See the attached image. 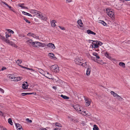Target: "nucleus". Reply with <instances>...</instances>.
Here are the masks:
<instances>
[{"mask_svg":"<svg viewBox=\"0 0 130 130\" xmlns=\"http://www.w3.org/2000/svg\"><path fill=\"white\" fill-rule=\"evenodd\" d=\"M50 69L51 71L57 73L59 71V67L56 65L52 66Z\"/></svg>","mask_w":130,"mask_h":130,"instance_id":"f257e3e1","label":"nucleus"},{"mask_svg":"<svg viewBox=\"0 0 130 130\" xmlns=\"http://www.w3.org/2000/svg\"><path fill=\"white\" fill-rule=\"evenodd\" d=\"M0 39L3 41H5L6 43L10 44V45H12L13 43L11 41H10L9 40L7 39H6L4 36H3V35H0Z\"/></svg>","mask_w":130,"mask_h":130,"instance_id":"f03ea898","label":"nucleus"},{"mask_svg":"<svg viewBox=\"0 0 130 130\" xmlns=\"http://www.w3.org/2000/svg\"><path fill=\"white\" fill-rule=\"evenodd\" d=\"M107 13L108 16L111 18L113 17L114 16V13L113 11L111 10H107Z\"/></svg>","mask_w":130,"mask_h":130,"instance_id":"7ed1b4c3","label":"nucleus"},{"mask_svg":"<svg viewBox=\"0 0 130 130\" xmlns=\"http://www.w3.org/2000/svg\"><path fill=\"white\" fill-rule=\"evenodd\" d=\"M39 13H39L38 15L37 16V17L42 20L45 21L46 20L47 18L43 16L42 14L40 12H39Z\"/></svg>","mask_w":130,"mask_h":130,"instance_id":"20e7f679","label":"nucleus"},{"mask_svg":"<svg viewBox=\"0 0 130 130\" xmlns=\"http://www.w3.org/2000/svg\"><path fill=\"white\" fill-rule=\"evenodd\" d=\"M34 42L31 39L29 40L26 41V43L29 45L33 46Z\"/></svg>","mask_w":130,"mask_h":130,"instance_id":"39448f33","label":"nucleus"},{"mask_svg":"<svg viewBox=\"0 0 130 130\" xmlns=\"http://www.w3.org/2000/svg\"><path fill=\"white\" fill-rule=\"evenodd\" d=\"M30 13L34 14V15L38 16L39 12L35 10H30Z\"/></svg>","mask_w":130,"mask_h":130,"instance_id":"423d86ee","label":"nucleus"},{"mask_svg":"<svg viewBox=\"0 0 130 130\" xmlns=\"http://www.w3.org/2000/svg\"><path fill=\"white\" fill-rule=\"evenodd\" d=\"M28 86L27 82H24L23 83L22 87L24 89H26L28 88Z\"/></svg>","mask_w":130,"mask_h":130,"instance_id":"0eeeda50","label":"nucleus"},{"mask_svg":"<svg viewBox=\"0 0 130 130\" xmlns=\"http://www.w3.org/2000/svg\"><path fill=\"white\" fill-rule=\"evenodd\" d=\"M74 61L75 63L78 64L80 65V64L82 63L81 60L78 58H77L75 59Z\"/></svg>","mask_w":130,"mask_h":130,"instance_id":"6e6552de","label":"nucleus"},{"mask_svg":"<svg viewBox=\"0 0 130 130\" xmlns=\"http://www.w3.org/2000/svg\"><path fill=\"white\" fill-rule=\"evenodd\" d=\"M40 44L41 43L37 41H35L34 42L33 46L35 47H40Z\"/></svg>","mask_w":130,"mask_h":130,"instance_id":"1a4fd4ad","label":"nucleus"},{"mask_svg":"<svg viewBox=\"0 0 130 130\" xmlns=\"http://www.w3.org/2000/svg\"><path fill=\"white\" fill-rule=\"evenodd\" d=\"M2 3H3L6 6H7L8 7H9V8L11 10L13 11L14 12V9L11 6H9L6 3V2H2Z\"/></svg>","mask_w":130,"mask_h":130,"instance_id":"9d476101","label":"nucleus"},{"mask_svg":"<svg viewBox=\"0 0 130 130\" xmlns=\"http://www.w3.org/2000/svg\"><path fill=\"white\" fill-rule=\"evenodd\" d=\"M47 46L49 47L51 49H54L55 47L54 44L52 43H50L47 44Z\"/></svg>","mask_w":130,"mask_h":130,"instance_id":"9b49d317","label":"nucleus"},{"mask_svg":"<svg viewBox=\"0 0 130 130\" xmlns=\"http://www.w3.org/2000/svg\"><path fill=\"white\" fill-rule=\"evenodd\" d=\"M22 77H15L14 78V81H18L21 80L22 79Z\"/></svg>","mask_w":130,"mask_h":130,"instance_id":"f8f14e48","label":"nucleus"},{"mask_svg":"<svg viewBox=\"0 0 130 130\" xmlns=\"http://www.w3.org/2000/svg\"><path fill=\"white\" fill-rule=\"evenodd\" d=\"M99 23H101L103 24V25L107 26V24L104 21L102 20H99Z\"/></svg>","mask_w":130,"mask_h":130,"instance_id":"ddd939ff","label":"nucleus"},{"mask_svg":"<svg viewBox=\"0 0 130 130\" xmlns=\"http://www.w3.org/2000/svg\"><path fill=\"white\" fill-rule=\"evenodd\" d=\"M90 67H89L87 68L86 71V74L87 76H88L90 75Z\"/></svg>","mask_w":130,"mask_h":130,"instance_id":"4468645a","label":"nucleus"},{"mask_svg":"<svg viewBox=\"0 0 130 130\" xmlns=\"http://www.w3.org/2000/svg\"><path fill=\"white\" fill-rule=\"evenodd\" d=\"M77 23L79 25L80 27H82L83 26V24L81 20L80 19L78 20L77 21Z\"/></svg>","mask_w":130,"mask_h":130,"instance_id":"2eb2a0df","label":"nucleus"},{"mask_svg":"<svg viewBox=\"0 0 130 130\" xmlns=\"http://www.w3.org/2000/svg\"><path fill=\"white\" fill-rule=\"evenodd\" d=\"M87 32L88 34H92L94 35H95L96 34L95 33L90 30H87Z\"/></svg>","mask_w":130,"mask_h":130,"instance_id":"dca6fc26","label":"nucleus"},{"mask_svg":"<svg viewBox=\"0 0 130 130\" xmlns=\"http://www.w3.org/2000/svg\"><path fill=\"white\" fill-rule=\"evenodd\" d=\"M14 77L11 74H9L8 75V77L11 80L14 81Z\"/></svg>","mask_w":130,"mask_h":130,"instance_id":"f3484780","label":"nucleus"},{"mask_svg":"<svg viewBox=\"0 0 130 130\" xmlns=\"http://www.w3.org/2000/svg\"><path fill=\"white\" fill-rule=\"evenodd\" d=\"M110 93L111 94L113 95V96L114 97H116V96L117 97L118 96V95L117 93H115L113 91H111Z\"/></svg>","mask_w":130,"mask_h":130,"instance_id":"a211bd4d","label":"nucleus"},{"mask_svg":"<svg viewBox=\"0 0 130 130\" xmlns=\"http://www.w3.org/2000/svg\"><path fill=\"white\" fill-rule=\"evenodd\" d=\"M22 13L23 14L25 15H27L28 16L32 17V15L31 14L25 12L24 11H23Z\"/></svg>","mask_w":130,"mask_h":130,"instance_id":"6ab92c4d","label":"nucleus"},{"mask_svg":"<svg viewBox=\"0 0 130 130\" xmlns=\"http://www.w3.org/2000/svg\"><path fill=\"white\" fill-rule=\"evenodd\" d=\"M55 22L54 21H52L51 22V25L52 27H55L56 26V25L55 24Z\"/></svg>","mask_w":130,"mask_h":130,"instance_id":"aec40b11","label":"nucleus"},{"mask_svg":"<svg viewBox=\"0 0 130 130\" xmlns=\"http://www.w3.org/2000/svg\"><path fill=\"white\" fill-rule=\"evenodd\" d=\"M16 127H17V129H18L19 128H22V127L21 126L20 124L18 123H15V124Z\"/></svg>","mask_w":130,"mask_h":130,"instance_id":"412c9836","label":"nucleus"},{"mask_svg":"<svg viewBox=\"0 0 130 130\" xmlns=\"http://www.w3.org/2000/svg\"><path fill=\"white\" fill-rule=\"evenodd\" d=\"M91 101V100H88L85 102L86 103V105L88 106L90 104V101Z\"/></svg>","mask_w":130,"mask_h":130,"instance_id":"4be33fe9","label":"nucleus"},{"mask_svg":"<svg viewBox=\"0 0 130 130\" xmlns=\"http://www.w3.org/2000/svg\"><path fill=\"white\" fill-rule=\"evenodd\" d=\"M94 42H95L96 43V44H97L98 45H101L102 44V43L100 41H94Z\"/></svg>","mask_w":130,"mask_h":130,"instance_id":"5701e85b","label":"nucleus"},{"mask_svg":"<svg viewBox=\"0 0 130 130\" xmlns=\"http://www.w3.org/2000/svg\"><path fill=\"white\" fill-rule=\"evenodd\" d=\"M105 56L107 58H108L109 59H111V57L110 56L109 54L107 53L106 52L105 54Z\"/></svg>","mask_w":130,"mask_h":130,"instance_id":"b1692460","label":"nucleus"},{"mask_svg":"<svg viewBox=\"0 0 130 130\" xmlns=\"http://www.w3.org/2000/svg\"><path fill=\"white\" fill-rule=\"evenodd\" d=\"M93 55L96 56V58L99 59L100 58V57L98 55V54H97L96 53H93Z\"/></svg>","mask_w":130,"mask_h":130,"instance_id":"393cba45","label":"nucleus"},{"mask_svg":"<svg viewBox=\"0 0 130 130\" xmlns=\"http://www.w3.org/2000/svg\"><path fill=\"white\" fill-rule=\"evenodd\" d=\"M99 128L96 125H94L93 126V130H98Z\"/></svg>","mask_w":130,"mask_h":130,"instance_id":"a878e982","label":"nucleus"},{"mask_svg":"<svg viewBox=\"0 0 130 130\" xmlns=\"http://www.w3.org/2000/svg\"><path fill=\"white\" fill-rule=\"evenodd\" d=\"M119 65L121 66H122L123 68H125V64L122 62H120L119 63Z\"/></svg>","mask_w":130,"mask_h":130,"instance_id":"bb28decb","label":"nucleus"},{"mask_svg":"<svg viewBox=\"0 0 130 130\" xmlns=\"http://www.w3.org/2000/svg\"><path fill=\"white\" fill-rule=\"evenodd\" d=\"M118 99L120 101H122L123 100V99L122 98L121 96L118 95V97H117Z\"/></svg>","mask_w":130,"mask_h":130,"instance_id":"cd10ccee","label":"nucleus"},{"mask_svg":"<svg viewBox=\"0 0 130 130\" xmlns=\"http://www.w3.org/2000/svg\"><path fill=\"white\" fill-rule=\"evenodd\" d=\"M79 106L78 105H75L73 106L74 108L76 110H77V108H79Z\"/></svg>","mask_w":130,"mask_h":130,"instance_id":"c85d7f7f","label":"nucleus"},{"mask_svg":"<svg viewBox=\"0 0 130 130\" xmlns=\"http://www.w3.org/2000/svg\"><path fill=\"white\" fill-rule=\"evenodd\" d=\"M72 116H68L67 117V118L69 119V120L70 121H74V120L72 118Z\"/></svg>","mask_w":130,"mask_h":130,"instance_id":"c756f323","label":"nucleus"},{"mask_svg":"<svg viewBox=\"0 0 130 130\" xmlns=\"http://www.w3.org/2000/svg\"><path fill=\"white\" fill-rule=\"evenodd\" d=\"M8 123L11 125H12L13 124V122L12 121L11 119V118H9L8 119Z\"/></svg>","mask_w":130,"mask_h":130,"instance_id":"7c9ffc66","label":"nucleus"},{"mask_svg":"<svg viewBox=\"0 0 130 130\" xmlns=\"http://www.w3.org/2000/svg\"><path fill=\"white\" fill-rule=\"evenodd\" d=\"M92 44L94 45V48H96L99 47L98 45L97 44H96V43H92Z\"/></svg>","mask_w":130,"mask_h":130,"instance_id":"2f4dec72","label":"nucleus"},{"mask_svg":"<svg viewBox=\"0 0 130 130\" xmlns=\"http://www.w3.org/2000/svg\"><path fill=\"white\" fill-rule=\"evenodd\" d=\"M55 125L57 126L58 127H61V125L59 123L56 122L55 123Z\"/></svg>","mask_w":130,"mask_h":130,"instance_id":"473e14b6","label":"nucleus"},{"mask_svg":"<svg viewBox=\"0 0 130 130\" xmlns=\"http://www.w3.org/2000/svg\"><path fill=\"white\" fill-rule=\"evenodd\" d=\"M17 63L19 64H21L22 62V61L21 60H18L16 61Z\"/></svg>","mask_w":130,"mask_h":130,"instance_id":"72a5a7b5","label":"nucleus"},{"mask_svg":"<svg viewBox=\"0 0 130 130\" xmlns=\"http://www.w3.org/2000/svg\"><path fill=\"white\" fill-rule=\"evenodd\" d=\"M31 36H32V37H33L34 38L36 39H37L38 38V36H36L35 34H32Z\"/></svg>","mask_w":130,"mask_h":130,"instance_id":"f704fd0d","label":"nucleus"},{"mask_svg":"<svg viewBox=\"0 0 130 130\" xmlns=\"http://www.w3.org/2000/svg\"><path fill=\"white\" fill-rule=\"evenodd\" d=\"M46 46V45L44 43H41L40 46V47H44Z\"/></svg>","mask_w":130,"mask_h":130,"instance_id":"c9c22d12","label":"nucleus"},{"mask_svg":"<svg viewBox=\"0 0 130 130\" xmlns=\"http://www.w3.org/2000/svg\"><path fill=\"white\" fill-rule=\"evenodd\" d=\"M37 68L38 69L39 72H40V73L41 74L42 73L43 70L42 69H39L38 68Z\"/></svg>","mask_w":130,"mask_h":130,"instance_id":"e433bc0d","label":"nucleus"},{"mask_svg":"<svg viewBox=\"0 0 130 130\" xmlns=\"http://www.w3.org/2000/svg\"><path fill=\"white\" fill-rule=\"evenodd\" d=\"M49 56L50 57L53 58L54 56V55L53 53H50L49 54Z\"/></svg>","mask_w":130,"mask_h":130,"instance_id":"4c0bfd02","label":"nucleus"},{"mask_svg":"<svg viewBox=\"0 0 130 130\" xmlns=\"http://www.w3.org/2000/svg\"><path fill=\"white\" fill-rule=\"evenodd\" d=\"M6 37L7 38L11 36V35L10 34H7L6 33Z\"/></svg>","mask_w":130,"mask_h":130,"instance_id":"58836bf2","label":"nucleus"},{"mask_svg":"<svg viewBox=\"0 0 130 130\" xmlns=\"http://www.w3.org/2000/svg\"><path fill=\"white\" fill-rule=\"evenodd\" d=\"M24 68L27 69L28 70H31L32 71H34V70L32 69L26 67H24Z\"/></svg>","mask_w":130,"mask_h":130,"instance_id":"ea45409f","label":"nucleus"},{"mask_svg":"<svg viewBox=\"0 0 130 130\" xmlns=\"http://www.w3.org/2000/svg\"><path fill=\"white\" fill-rule=\"evenodd\" d=\"M7 31L9 32H10L12 34H13L14 33V31L11 29H8Z\"/></svg>","mask_w":130,"mask_h":130,"instance_id":"a19ab883","label":"nucleus"},{"mask_svg":"<svg viewBox=\"0 0 130 130\" xmlns=\"http://www.w3.org/2000/svg\"><path fill=\"white\" fill-rule=\"evenodd\" d=\"M65 101L66 103H67L68 102H69V103H70L72 102V100L70 99L69 100H66Z\"/></svg>","mask_w":130,"mask_h":130,"instance_id":"79ce46f5","label":"nucleus"},{"mask_svg":"<svg viewBox=\"0 0 130 130\" xmlns=\"http://www.w3.org/2000/svg\"><path fill=\"white\" fill-rule=\"evenodd\" d=\"M19 6L21 7V8L23 9H27V7L24 6Z\"/></svg>","mask_w":130,"mask_h":130,"instance_id":"37998d69","label":"nucleus"},{"mask_svg":"<svg viewBox=\"0 0 130 130\" xmlns=\"http://www.w3.org/2000/svg\"><path fill=\"white\" fill-rule=\"evenodd\" d=\"M24 20L26 22L28 23H30V22L28 20H27V19H24Z\"/></svg>","mask_w":130,"mask_h":130,"instance_id":"c03bdc74","label":"nucleus"},{"mask_svg":"<svg viewBox=\"0 0 130 130\" xmlns=\"http://www.w3.org/2000/svg\"><path fill=\"white\" fill-rule=\"evenodd\" d=\"M27 94H36V93H27Z\"/></svg>","mask_w":130,"mask_h":130,"instance_id":"a18cd8bd","label":"nucleus"},{"mask_svg":"<svg viewBox=\"0 0 130 130\" xmlns=\"http://www.w3.org/2000/svg\"><path fill=\"white\" fill-rule=\"evenodd\" d=\"M0 91L3 93H4V91L3 89L1 88H0Z\"/></svg>","mask_w":130,"mask_h":130,"instance_id":"49530a36","label":"nucleus"},{"mask_svg":"<svg viewBox=\"0 0 130 130\" xmlns=\"http://www.w3.org/2000/svg\"><path fill=\"white\" fill-rule=\"evenodd\" d=\"M26 120L28 121V122H29V123H31L32 122V121L31 120H30L28 118L26 119Z\"/></svg>","mask_w":130,"mask_h":130,"instance_id":"de8ad7c7","label":"nucleus"},{"mask_svg":"<svg viewBox=\"0 0 130 130\" xmlns=\"http://www.w3.org/2000/svg\"><path fill=\"white\" fill-rule=\"evenodd\" d=\"M61 128H60L57 127L54 129V130H61Z\"/></svg>","mask_w":130,"mask_h":130,"instance_id":"09e8293b","label":"nucleus"},{"mask_svg":"<svg viewBox=\"0 0 130 130\" xmlns=\"http://www.w3.org/2000/svg\"><path fill=\"white\" fill-rule=\"evenodd\" d=\"M26 95H27V93H22V96H24Z\"/></svg>","mask_w":130,"mask_h":130,"instance_id":"8fccbe9b","label":"nucleus"},{"mask_svg":"<svg viewBox=\"0 0 130 130\" xmlns=\"http://www.w3.org/2000/svg\"><path fill=\"white\" fill-rule=\"evenodd\" d=\"M39 130H47V129L45 128H39Z\"/></svg>","mask_w":130,"mask_h":130,"instance_id":"3c124183","label":"nucleus"},{"mask_svg":"<svg viewBox=\"0 0 130 130\" xmlns=\"http://www.w3.org/2000/svg\"><path fill=\"white\" fill-rule=\"evenodd\" d=\"M84 99L85 100V101H86L88 100H90V99L89 98H86L85 97Z\"/></svg>","mask_w":130,"mask_h":130,"instance_id":"603ef678","label":"nucleus"},{"mask_svg":"<svg viewBox=\"0 0 130 130\" xmlns=\"http://www.w3.org/2000/svg\"><path fill=\"white\" fill-rule=\"evenodd\" d=\"M32 33L31 32H29L28 33V34H27V36H31Z\"/></svg>","mask_w":130,"mask_h":130,"instance_id":"864d4df0","label":"nucleus"},{"mask_svg":"<svg viewBox=\"0 0 130 130\" xmlns=\"http://www.w3.org/2000/svg\"><path fill=\"white\" fill-rule=\"evenodd\" d=\"M6 69V68L5 67H3L2 69H1V71H3V70H5Z\"/></svg>","mask_w":130,"mask_h":130,"instance_id":"5fc2aeb1","label":"nucleus"},{"mask_svg":"<svg viewBox=\"0 0 130 130\" xmlns=\"http://www.w3.org/2000/svg\"><path fill=\"white\" fill-rule=\"evenodd\" d=\"M60 96L62 97L63 98L65 99V95H63L62 94H61L60 95Z\"/></svg>","mask_w":130,"mask_h":130,"instance_id":"6e6d98bb","label":"nucleus"},{"mask_svg":"<svg viewBox=\"0 0 130 130\" xmlns=\"http://www.w3.org/2000/svg\"><path fill=\"white\" fill-rule=\"evenodd\" d=\"M59 27L62 30H64L65 29L63 27H62L60 26H59Z\"/></svg>","mask_w":130,"mask_h":130,"instance_id":"4d7b16f0","label":"nucleus"},{"mask_svg":"<svg viewBox=\"0 0 130 130\" xmlns=\"http://www.w3.org/2000/svg\"><path fill=\"white\" fill-rule=\"evenodd\" d=\"M72 1V0H66L67 2H70Z\"/></svg>","mask_w":130,"mask_h":130,"instance_id":"13d9d810","label":"nucleus"},{"mask_svg":"<svg viewBox=\"0 0 130 130\" xmlns=\"http://www.w3.org/2000/svg\"><path fill=\"white\" fill-rule=\"evenodd\" d=\"M89 42H91V41H92V42L93 43H94V42H95L94 41H95L94 40H89Z\"/></svg>","mask_w":130,"mask_h":130,"instance_id":"bf43d9fd","label":"nucleus"},{"mask_svg":"<svg viewBox=\"0 0 130 130\" xmlns=\"http://www.w3.org/2000/svg\"><path fill=\"white\" fill-rule=\"evenodd\" d=\"M95 57H91V59L92 60H94V61H95Z\"/></svg>","mask_w":130,"mask_h":130,"instance_id":"052dcab7","label":"nucleus"},{"mask_svg":"<svg viewBox=\"0 0 130 130\" xmlns=\"http://www.w3.org/2000/svg\"><path fill=\"white\" fill-rule=\"evenodd\" d=\"M70 98L69 97L66 96V99H70Z\"/></svg>","mask_w":130,"mask_h":130,"instance_id":"680f3d73","label":"nucleus"},{"mask_svg":"<svg viewBox=\"0 0 130 130\" xmlns=\"http://www.w3.org/2000/svg\"><path fill=\"white\" fill-rule=\"evenodd\" d=\"M3 115V112L1 110H0V115Z\"/></svg>","mask_w":130,"mask_h":130,"instance_id":"e2e57ef3","label":"nucleus"},{"mask_svg":"<svg viewBox=\"0 0 130 130\" xmlns=\"http://www.w3.org/2000/svg\"><path fill=\"white\" fill-rule=\"evenodd\" d=\"M24 5V4L23 3L22 4H19V6H23Z\"/></svg>","mask_w":130,"mask_h":130,"instance_id":"0e129e2a","label":"nucleus"},{"mask_svg":"<svg viewBox=\"0 0 130 130\" xmlns=\"http://www.w3.org/2000/svg\"><path fill=\"white\" fill-rule=\"evenodd\" d=\"M18 130H23V129L22 128H19L18 129Z\"/></svg>","mask_w":130,"mask_h":130,"instance_id":"69168bd1","label":"nucleus"},{"mask_svg":"<svg viewBox=\"0 0 130 130\" xmlns=\"http://www.w3.org/2000/svg\"><path fill=\"white\" fill-rule=\"evenodd\" d=\"M53 88L55 90H56L57 89V87L55 86H53Z\"/></svg>","mask_w":130,"mask_h":130,"instance_id":"338daca9","label":"nucleus"},{"mask_svg":"<svg viewBox=\"0 0 130 130\" xmlns=\"http://www.w3.org/2000/svg\"><path fill=\"white\" fill-rule=\"evenodd\" d=\"M79 112L80 113H82V111L81 110V109H80L79 110V111L78 112Z\"/></svg>","mask_w":130,"mask_h":130,"instance_id":"774afa93","label":"nucleus"}]
</instances>
